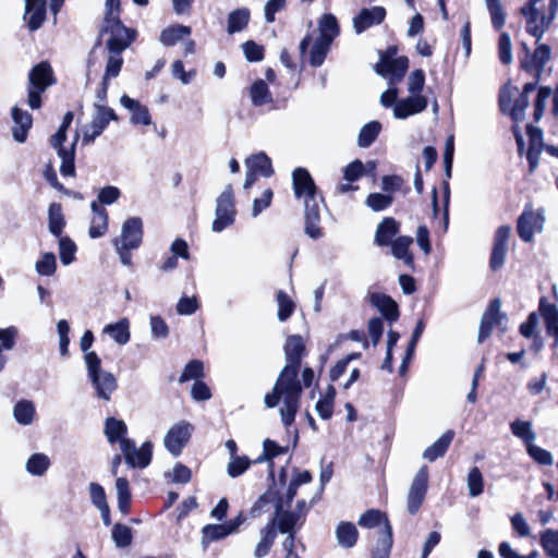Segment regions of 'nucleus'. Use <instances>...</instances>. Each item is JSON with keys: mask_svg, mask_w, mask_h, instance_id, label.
I'll use <instances>...</instances> for the list:
<instances>
[{"mask_svg": "<svg viewBox=\"0 0 558 558\" xmlns=\"http://www.w3.org/2000/svg\"><path fill=\"white\" fill-rule=\"evenodd\" d=\"M120 104L131 111V122L133 124L149 125L151 123L148 108L140 104L137 100L130 98L128 95H123L120 98Z\"/></svg>", "mask_w": 558, "mask_h": 558, "instance_id": "nucleus-24", "label": "nucleus"}, {"mask_svg": "<svg viewBox=\"0 0 558 558\" xmlns=\"http://www.w3.org/2000/svg\"><path fill=\"white\" fill-rule=\"evenodd\" d=\"M292 180L294 194L298 198H306L318 194L314 180L306 169L296 168L293 171Z\"/></svg>", "mask_w": 558, "mask_h": 558, "instance_id": "nucleus-21", "label": "nucleus"}, {"mask_svg": "<svg viewBox=\"0 0 558 558\" xmlns=\"http://www.w3.org/2000/svg\"><path fill=\"white\" fill-rule=\"evenodd\" d=\"M412 243H413V239L411 236H408V235L398 236L390 244L391 254L397 259L403 260V263L405 265L411 266L413 264V256L410 253L409 248Z\"/></svg>", "mask_w": 558, "mask_h": 558, "instance_id": "nucleus-33", "label": "nucleus"}, {"mask_svg": "<svg viewBox=\"0 0 558 558\" xmlns=\"http://www.w3.org/2000/svg\"><path fill=\"white\" fill-rule=\"evenodd\" d=\"M277 303H278V318H279V320L284 322L292 315L295 304L282 291H279L277 294Z\"/></svg>", "mask_w": 558, "mask_h": 558, "instance_id": "nucleus-59", "label": "nucleus"}, {"mask_svg": "<svg viewBox=\"0 0 558 558\" xmlns=\"http://www.w3.org/2000/svg\"><path fill=\"white\" fill-rule=\"evenodd\" d=\"M539 542L548 557L558 558V530H544L539 535Z\"/></svg>", "mask_w": 558, "mask_h": 558, "instance_id": "nucleus-48", "label": "nucleus"}, {"mask_svg": "<svg viewBox=\"0 0 558 558\" xmlns=\"http://www.w3.org/2000/svg\"><path fill=\"white\" fill-rule=\"evenodd\" d=\"M522 49L524 51V56L519 57L521 69L526 72L534 71V76H537V80H541V75L544 71V65L550 59V47L545 44H539L535 51L531 54L526 44L523 43Z\"/></svg>", "mask_w": 558, "mask_h": 558, "instance_id": "nucleus-11", "label": "nucleus"}, {"mask_svg": "<svg viewBox=\"0 0 558 558\" xmlns=\"http://www.w3.org/2000/svg\"><path fill=\"white\" fill-rule=\"evenodd\" d=\"M78 141V133L75 134L74 141L69 149L64 147H60L58 150V156L61 158V167L60 172L65 177H73L75 174L74 167V155H75V145Z\"/></svg>", "mask_w": 558, "mask_h": 558, "instance_id": "nucleus-39", "label": "nucleus"}, {"mask_svg": "<svg viewBox=\"0 0 558 558\" xmlns=\"http://www.w3.org/2000/svg\"><path fill=\"white\" fill-rule=\"evenodd\" d=\"M108 219L107 211H100L92 217L88 229L92 239L100 238L108 231Z\"/></svg>", "mask_w": 558, "mask_h": 558, "instance_id": "nucleus-52", "label": "nucleus"}, {"mask_svg": "<svg viewBox=\"0 0 558 558\" xmlns=\"http://www.w3.org/2000/svg\"><path fill=\"white\" fill-rule=\"evenodd\" d=\"M192 430L193 426L185 421L174 424L165 435L163 445L166 449L174 457L180 456L190 440Z\"/></svg>", "mask_w": 558, "mask_h": 558, "instance_id": "nucleus-13", "label": "nucleus"}, {"mask_svg": "<svg viewBox=\"0 0 558 558\" xmlns=\"http://www.w3.org/2000/svg\"><path fill=\"white\" fill-rule=\"evenodd\" d=\"M539 311L548 335L553 336L556 342H558V308L553 304H546L542 301Z\"/></svg>", "mask_w": 558, "mask_h": 558, "instance_id": "nucleus-38", "label": "nucleus"}, {"mask_svg": "<svg viewBox=\"0 0 558 558\" xmlns=\"http://www.w3.org/2000/svg\"><path fill=\"white\" fill-rule=\"evenodd\" d=\"M468 488L471 497H477L483 493L484 482L483 475L478 468L474 466L468 475Z\"/></svg>", "mask_w": 558, "mask_h": 558, "instance_id": "nucleus-55", "label": "nucleus"}, {"mask_svg": "<svg viewBox=\"0 0 558 558\" xmlns=\"http://www.w3.org/2000/svg\"><path fill=\"white\" fill-rule=\"evenodd\" d=\"M538 221L542 223L543 217L534 214L531 205H526L523 213L518 218L517 223L518 234L524 242H531L533 240L534 226Z\"/></svg>", "mask_w": 558, "mask_h": 558, "instance_id": "nucleus-22", "label": "nucleus"}, {"mask_svg": "<svg viewBox=\"0 0 558 558\" xmlns=\"http://www.w3.org/2000/svg\"><path fill=\"white\" fill-rule=\"evenodd\" d=\"M277 537V531L275 529V521H269L259 531V542L254 548L255 558H264L267 556L275 543Z\"/></svg>", "mask_w": 558, "mask_h": 558, "instance_id": "nucleus-25", "label": "nucleus"}, {"mask_svg": "<svg viewBox=\"0 0 558 558\" xmlns=\"http://www.w3.org/2000/svg\"><path fill=\"white\" fill-rule=\"evenodd\" d=\"M64 226L65 219L61 205L58 203H51L48 208V229L50 233L57 238H60Z\"/></svg>", "mask_w": 558, "mask_h": 558, "instance_id": "nucleus-37", "label": "nucleus"}, {"mask_svg": "<svg viewBox=\"0 0 558 558\" xmlns=\"http://www.w3.org/2000/svg\"><path fill=\"white\" fill-rule=\"evenodd\" d=\"M250 96L252 104L255 107H260L272 102V95L268 85L263 80L255 81L250 88Z\"/></svg>", "mask_w": 558, "mask_h": 558, "instance_id": "nucleus-43", "label": "nucleus"}, {"mask_svg": "<svg viewBox=\"0 0 558 558\" xmlns=\"http://www.w3.org/2000/svg\"><path fill=\"white\" fill-rule=\"evenodd\" d=\"M143 239V222L140 217L126 219L121 228V234L113 239V245L137 248Z\"/></svg>", "mask_w": 558, "mask_h": 558, "instance_id": "nucleus-14", "label": "nucleus"}, {"mask_svg": "<svg viewBox=\"0 0 558 558\" xmlns=\"http://www.w3.org/2000/svg\"><path fill=\"white\" fill-rule=\"evenodd\" d=\"M386 17L384 7H373L362 9L357 15L353 17V28L356 34H361L372 26L379 25Z\"/></svg>", "mask_w": 558, "mask_h": 558, "instance_id": "nucleus-18", "label": "nucleus"}, {"mask_svg": "<svg viewBox=\"0 0 558 558\" xmlns=\"http://www.w3.org/2000/svg\"><path fill=\"white\" fill-rule=\"evenodd\" d=\"M428 468L426 465H422L412 480L407 495V510L411 515H414L418 512L425 500L428 488Z\"/></svg>", "mask_w": 558, "mask_h": 558, "instance_id": "nucleus-8", "label": "nucleus"}, {"mask_svg": "<svg viewBox=\"0 0 558 558\" xmlns=\"http://www.w3.org/2000/svg\"><path fill=\"white\" fill-rule=\"evenodd\" d=\"M51 465L49 457L45 453H33L25 463L26 471L33 476H43Z\"/></svg>", "mask_w": 558, "mask_h": 558, "instance_id": "nucleus-40", "label": "nucleus"}, {"mask_svg": "<svg viewBox=\"0 0 558 558\" xmlns=\"http://www.w3.org/2000/svg\"><path fill=\"white\" fill-rule=\"evenodd\" d=\"M380 130L381 124L378 121L366 123L359 133L357 145L363 148L371 146L377 138Z\"/></svg>", "mask_w": 558, "mask_h": 558, "instance_id": "nucleus-49", "label": "nucleus"}, {"mask_svg": "<svg viewBox=\"0 0 558 558\" xmlns=\"http://www.w3.org/2000/svg\"><path fill=\"white\" fill-rule=\"evenodd\" d=\"M363 175H365V166L359 159L353 160L343 169V179L347 182H355Z\"/></svg>", "mask_w": 558, "mask_h": 558, "instance_id": "nucleus-64", "label": "nucleus"}, {"mask_svg": "<svg viewBox=\"0 0 558 558\" xmlns=\"http://www.w3.org/2000/svg\"><path fill=\"white\" fill-rule=\"evenodd\" d=\"M11 117L13 120L12 136L17 143H24L27 140L28 131L33 125V117L20 107L14 106L11 109Z\"/></svg>", "mask_w": 558, "mask_h": 558, "instance_id": "nucleus-20", "label": "nucleus"}, {"mask_svg": "<svg viewBox=\"0 0 558 558\" xmlns=\"http://www.w3.org/2000/svg\"><path fill=\"white\" fill-rule=\"evenodd\" d=\"M191 34V27L184 25H172L165 28L160 34V43L167 47L174 46L185 36Z\"/></svg>", "mask_w": 558, "mask_h": 558, "instance_id": "nucleus-41", "label": "nucleus"}, {"mask_svg": "<svg viewBox=\"0 0 558 558\" xmlns=\"http://www.w3.org/2000/svg\"><path fill=\"white\" fill-rule=\"evenodd\" d=\"M245 168L262 177H270L274 173L271 161L265 153L248 156L244 161Z\"/></svg>", "mask_w": 558, "mask_h": 558, "instance_id": "nucleus-32", "label": "nucleus"}, {"mask_svg": "<svg viewBox=\"0 0 558 558\" xmlns=\"http://www.w3.org/2000/svg\"><path fill=\"white\" fill-rule=\"evenodd\" d=\"M558 0H529L520 13L525 20L526 32L538 43L556 17Z\"/></svg>", "mask_w": 558, "mask_h": 558, "instance_id": "nucleus-3", "label": "nucleus"}, {"mask_svg": "<svg viewBox=\"0 0 558 558\" xmlns=\"http://www.w3.org/2000/svg\"><path fill=\"white\" fill-rule=\"evenodd\" d=\"M510 429L515 437L520 438L525 444L526 447L533 444L536 438V434L532 428V423L529 421L515 420L510 424Z\"/></svg>", "mask_w": 558, "mask_h": 558, "instance_id": "nucleus-45", "label": "nucleus"}, {"mask_svg": "<svg viewBox=\"0 0 558 558\" xmlns=\"http://www.w3.org/2000/svg\"><path fill=\"white\" fill-rule=\"evenodd\" d=\"M99 38L105 43L108 52V76L119 75L123 64L122 52L135 40L136 31L126 27L119 16L104 19Z\"/></svg>", "mask_w": 558, "mask_h": 558, "instance_id": "nucleus-2", "label": "nucleus"}, {"mask_svg": "<svg viewBox=\"0 0 558 558\" xmlns=\"http://www.w3.org/2000/svg\"><path fill=\"white\" fill-rule=\"evenodd\" d=\"M85 364L87 376L96 397L106 402L110 401L112 393L118 388L116 376L101 368V360L97 353L87 354V356H85Z\"/></svg>", "mask_w": 558, "mask_h": 558, "instance_id": "nucleus-4", "label": "nucleus"}, {"mask_svg": "<svg viewBox=\"0 0 558 558\" xmlns=\"http://www.w3.org/2000/svg\"><path fill=\"white\" fill-rule=\"evenodd\" d=\"M408 69L409 59L407 57H398L396 60H380L375 65L376 73L387 78L390 86L401 82Z\"/></svg>", "mask_w": 558, "mask_h": 558, "instance_id": "nucleus-15", "label": "nucleus"}, {"mask_svg": "<svg viewBox=\"0 0 558 558\" xmlns=\"http://www.w3.org/2000/svg\"><path fill=\"white\" fill-rule=\"evenodd\" d=\"M229 535L231 533L227 524H207L202 529V544L206 546Z\"/></svg>", "mask_w": 558, "mask_h": 558, "instance_id": "nucleus-46", "label": "nucleus"}, {"mask_svg": "<svg viewBox=\"0 0 558 558\" xmlns=\"http://www.w3.org/2000/svg\"><path fill=\"white\" fill-rule=\"evenodd\" d=\"M250 10L240 8L229 13L227 21V32L232 35L242 32L250 22Z\"/></svg>", "mask_w": 558, "mask_h": 558, "instance_id": "nucleus-34", "label": "nucleus"}, {"mask_svg": "<svg viewBox=\"0 0 558 558\" xmlns=\"http://www.w3.org/2000/svg\"><path fill=\"white\" fill-rule=\"evenodd\" d=\"M453 437L454 432L451 429L444 433L433 445L424 450L423 458L429 462L441 458L447 452Z\"/></svg>", "mask_w": 558, "mask_h": 558, "instance_id": "nucleus-30", "label": "nucleus"}, {"mask_svg": "<svg viewBox=\"0 0 558 558\" xmlns=\"http://www.w3.org/2000/svg\"><path fill=\"white\" fill-rule=\"evenodd\" d=\"M286 506L282 498H279L276 502L275 514L270 521H275V526H278V531L284 533H296L295 526L301 520V514L296 511L284 510Z\"/></svg>", "mask_w": 558, "mask_h": 558, "instance_id": "nucleus-17", "label": "nucleus"}, {"mask_svg": "<svg viewBox=\"0 0 558 558\" xmlns=\"http://www.w3.org/2000/svg\"><path fill=\"white\" fill-rule=\"evenodd\" d=\"M371 302L375 307H377V310L383 314V316L386 319L390 322H395L398 319V305L390 296L383 293H372Z\"/></svg>", "mask_w": 558, "mask_h": 558, "instance_id": "nucleus-27", "label": "nucleus"}, {"mask_svg": "<svg viewBox=\"0 0 558 558\" xmlns=\"http://www.w3.org/2000/svg\"><path fill=\"white\" fill-rule=\"evenodd\" d=\"M526 450L529 456L538 464L551 465L554 462L551 453L548 450L534 445V442L527 446Z\"/></svg>", "mask_w": 558, "mask_h": 558, "instance_id": "nucleus-63", "label": "nucleus"}, {"mask_svg": "<svg viewBox=\"0 0 558 558\" xmlns=\"http://www.w3.org/2000/svg\"><path fill=\"white\" fill-rule=\"evenodd\" d=\"M102 332L109 336L114 342L124 345L130 341V322L128 318H121L116 323L104 327Z\"/></svg>", "mask_w": 558, "mask_h": 558, "instance_id": "nucleus-29", "label": "nucleus"}, {"mask_svg": "<svg viewBox=\"0 0 558 558\" xmlns=\"http://www.w3.org/2000/svg\"><path fill=\"white\" fill-rule=\"evenodd\" d=\"M28 106L38 109L41 106L40 94L54 84L53 72L48 62L35 65L28 75Z\"/></svg>", "mask_w": 558, "mask_h": 558, "instance_id": "nucleus-5", "label": "nucleus"}, {"mask_svg": "<svg viewBox=\"0 0 558 558\" xmlns=\"http://www.w3.org/2000/svg\"><path fill=\"white\" fill-rule=\"evenodd\" d=\"M104 433L110 444L119 442L121 446L122 441L128 439L126 424L122 420H118L116 417H108L106 420Z\"/></svg>", "mask_w": 558, "mask_h": 558, "instance_id": "nucleus-31", "label": "nucleus"}, {"mask_svg": "<svg viewBox=\"0 0 558 558\" xmlns=\"http://www.w3.org/2000/svg\"><path fill=\"white\" fill-rule=\"evenodd\" d=\"M498 56L502 64L512 62V44L508 33H502L498 40Z\"/></svg>", "mask_w": 558, "mask_h": 558, "instance_id": "nucleus-61", "label": "nucleus"}, {"mask_svg": "<svg viewBox=\"0 0 558 558\" xmlns=\"http://www.w3.org/2000/svg\"><path fill=\"white\" fill-rule=\"evenodd\" d=\"M553 90L548 86H542L538 88V92L536 94V98L534 100V121L538 122L544 116L546 104L548 98L551 96Z\"/></svg>", "mask_w": 558, "mask_h": 558, "instance_id": "nucleus-54", "label": "nucleus"}, {"mask_svg": "<svg viewBox=\"0 0 558 558\" xmlns=\"http://www.w3.org/2000/svg\"><path fill=\"white\" fill-rule=\"evenodd\" d=\"M359 532L351 522H341L336 530L338 544L343 548H351L356 544Z\"/></svg>", "mask_w": 558, "mask_h": 558, "instance_id": "nucleus-35", "label": "nucleus"}, {"mask_svg": "<svg viewBox=\"0 0 558 558\" xmlns=\"http://www.w3.org/2000/svg\"><path fill=\"white\" fill-rule=\"evenodd\" d=\"M392 546V530L388 521H385V531L378 538L372 558H388Z\"/></svg>", "mask_w": 558, "mask_h": 558, "instance_id": "nucleus-44", "label": "nucleus"}, {"mask_svg": "<svg viewBox=\"0 0 558 558\" xmlns=\"http://www.w3.org/2000/svg\"><path fill=\"white\" fill-rule=\"evenodd\" d=\"M500 307V301L495 299L490 302L488 308L484 312L478 329L477 341L480 343L489 338L494 327L500 323L502 318Z\"/></svg>", "mask_w": 558, "mask_h": 558, "instance_id": "nucleus-19", "label": "nucleus"}, {"mask_svg": "<svg viewBox=\"0 0 558 558\" xmlns=\"http://www.w3.org/2000/svg\"><path fill=\"white\" fill-rule=\"evenodd\" d=\"M171 255L165 257V259L160 264V268L165 271L172 270L178 266V257H182L187 259L189 254V245L183 239H175L170 246Z\"/></svg>", "mask_w": 558, "mask_h": 558, "instance_id": "nucleus-28", "label": "nucleus"}, {"mask_svg": "<svg viewBox=\"0 0 558 558\" xmlns=\"http://www.w3.org/2000/svg\"><path fill=\"white\" fill-rule=\"evenodd\" d=\"M235 215L233 189L231 184H228L216 199L215 219L211 223V230L218 233L229 228L234 223Z\"/></svg>", "mask_w": 558, "mask_h": 558, "instance_id": "nucleus-6", "label": "nucleus"}, {"mask_svg": "<svg viewBox=\"0 0 558 558\" xmlns=\"http://www.w3.org/2000/svg\"><path fill=\"white\" fill-rule=\"evenodd\" d=\"M385 521L388 519L379 510H368L364 512L359 519V525L366 529L381 526L380 533L385 531Z\"/></svg>", "mask_w": 558, "mask_h": 558, "instance_id": "nucleus-51", "label": "nucleus"}, {"mask_svg": "<svg viewBox=\"0 0 558 558\" xmlns=\"http://www.w3.org/2000/svg\"><path fill=\"white\" fill-rule=\"evenodd\" d=\"M318 29H319L318 38L325 39L329 43H332V40L340 33L338 21L335 17V15H332L330 13H326L319 19Z\"/></svg>", "mask_w": 558, "mask_h": 558, "instance_id": "nucleus-36", "label": "nucleus"}, {"mask_svg": "<svg viewBox=\"0 0 558 558\" xmlns=\"http://www.w3.org/2000/svg\"><path fill=\"white\" fill-rule=\"evenodd\" d=\"M46 0H25L24 21L33 32L41 27L46 20Z\"/></svg>", "mask_w": 558, "mask_h": 558, "instance_id": "nucleus-23", "label": "nucleus"}, {"mask_svg": "<svg viewBox=\"0 0 558 558\" xmlns=\"http://www.w3.org/2000/svg\"><path fill=\"white\" fill-rule=\"evenodd\" d=\"M116 490L118 497V509L126 514L130 511L131 493L129 481L125 477H118L116 481Z\"/></svg>", "mask_w": 558, "mask_h": 558, "instance_id": "nucleus-47", "label": "nucleus"}, {"mask_svg": "<svg viewBox=\"0 0 558 558\" xmlns=\"http://www.w3.org/2000/svg\"><path fill=\"white\" fill-rule=\"evenodd\" d=\"M288 452V447L279 446L271 439H265L263 442V453L255 462L271 461L274 458Z\"/></svg>", "mask_w": 558, "mask_h": 558, "instance_id": "nucleus-53", "label": "nucleus"}, {"mask_svg": "<svg viewBox=\"0 0 558 558\" xmlns=\"http://www.w3.org/2000/svg\"><path fill=\"white\" fill-rule=\"evenodd\" d=\"M112 541L118 547H126L132 542V531L128 525L117 523L112 529Z\"/></svg>", "mask_w": 558, "mask_h": 558, "instance_id": "nucleus-57", "label": "nucleus"}, {"mask_svg": "<svg viewBox=\"0 0 558 558\" xmlns=\"http://www.w3.org/2000/svg\"><path fill=\"white\" fill-rule=\"evenodd\" d=\"M76 252L75 243L69 236H61L59 239V254L60 259L64 265H69L73 259Z\"/></svg>", "mask_w": 558, "mask_h": 558, "instance_id": "nucleus-58", "label": "nucleus"}, {"mask_svg": "<svg viewBox=\"0 0 558 558\" xmlns=\"http://www.w3.org/2000/svg\"><path fill=\"white\" fill-rule=\"evenodd\" d=\"M428 106V100L423 95H412L399 99L393 106V117L404 120L411 116L423 112Z\"/></svg>", "mask_w": 558, "mask_h": 558, "instance_id": "nucleus-16", "label": "nucleus"}, {"mask_svg": "<svg viewBox=\"0 0 558 558\" xmlns=\"http://www.w3.org/2000/svg\"><path fill=\"white\" fill-rule=\"evenodd\" d=\"M399 232V223L391 217H386L377 226L375 232V243L379 246H388L393 241L392 238Z\"/></svg>", "mask_w": 558, "mask_h": 558, "instance_id": "nucleus-26", "label": "nucleus"}, {"mask_svg": "<svg viewBox=\"0 0 558 558\" xmlns=\"http://www.w3.org/2000/svg\"><path fill=\"white\" fill-rule=\"evenodd\" d=\"M304 350L305 345L301 336L294 335L287 339L284 345L286 365L280 372L272 390L267 392L264 398L265 405L269 409L275 408L282 401L280 416L286 427L294 422L300 407L302 386L298 375Z\"/></svg>", "mask_w": 558, "mask_h": 558, "instance_id": "nucleus-1", "label": "nucleus"}, {"mask_svg": "<svg viewBox=\"0 0 558 558\" xmlns=\"http://www.w3.org/2000/svg\"><path fill=\"white\" fill-rule=\"evenodd\" d=\"M36 414L35 405L31 400H21L13 408V416L21 425H31Z\"/></svg>", "mask_w": 558, "mask_h": 558, "instance_id": "nucleus-42", "label": "nucleus"}, {"mask_svg": "<svg viewBox=\"0 0 558 558\" xmlns=\"http://www.w3.org/2000/svg\"><path fill=\"white\" fill-rule=\"evenodd\" d=\"M392 196L381 193H371L365 201L367 207L373 211H380L388 208L392 204Z\"/></svg>", "mask_w": 558, "mask_h": 558, "instance_id": "nucleus-56", "label": "nucleus"}, {"mask_svg": "<svg viewBox=\"0 0 558 558\" xmlns=\"http://www.w3.org/2000/svg\"><path fill=\"white\" fill-rule=\"evenodd\" d=\"M330 46L331 43L317 37L310 51L311 65L315 68L320 66L324 63L328 51L330 50Z\"/></svg>", "mask_w": 558, "mask_h": 558, "instance_id": "nucleus-50", "label": "nucleus"}, {"mask_svg": "<svg viewBox=\"0 0 558 558\" xmlns=\"http://www.w3.org/2000/svg\"><path fill=\"white\" fill-rule=\"evenodd\" d=\"M94 108L95 114L92 123L83 132L82 142L84 145L92 144L104 132L110 121L118 120L113 109L99 104H95Z\"/></svg>", "mask_w": 558, "mask_h": 558, "instance_id": "nucleus-10", "label": "nucleus"}, {"mask_svg": "<svg viewBox=\"0 0 558 558\" xmlns=\"http://www.w3.org/2000/svg\"><path fill=\"white\" fill-rule=\"evenodd\" d=\"M251 465V460L245 456H235L230 458V462L228 464V474L231 477H238L243 474Z\"/></svg>", "mask_w": 558, "mask_h": 558, "instance_id": "nucleus-62", "label": "nucleus"}, {"mask_svg": "<svg viewBox=\"0 0 558 558\" xmlns=\"http://www.w3.org/2000/svg\"><path fill=\"white\" fill-rule=\"evenodd\" d=\"M203 369H204L203 363L198 360H193L185 365V367L179 378V381L185 383V381H189L192 379L197 380L198 378L203 377V375H204Z\"/></svg>", "mask_w": 558, "mask_h": 558, "instance_id": "nucleus-60", "label": "nucleus"}, {"mask_svg": "<svg viewBox=\"0 0 558 558\" xmlns=\"http://www.w3.org/2000/svg\"><path fill=\"white\" fill-rule=\"evenodd\" d=\"M325 207L324 199L318 194L304 198L305 233L314 239H320L324 235L319 226L320 211Z\"/></svg>", "mask_w": 558, "mask_h": 558, "instance_id": "nucleus-9", "label": "nucleus"}, {"mask_svg": "<svg viewBox=\"0 0 558 558\" xmlns=\"http://www.w3.org/2000/svg\"><path fill=\"white\" fill-rule=\"evenodd\" d=\"M529 105V97L520 93L517 87L506 86L500 92V109L504 113H508L515 122H520L525 119V111Z\"/></svg>", "mask_w": 558, "mask_h": 558, "instance_id": "nucleus-7", "label": "nucleus"}, {"mask_svg": "<svg viewBox=\"0 0 558 558\" xmlns=\"http://www.w3.org/2000/svg\"><path fill=\"white\" fill-rule=\"evenodd\" d=\"M121 452L124 456L125 462L131 468L144 469L146 468L153 457V444L145 441L140 448L131 439H125L121 444Z\"/></svg>", "mask_w": 558, "mask_h": 558, "instance_id": "nucleus-12", "label": "nucleus"}]
</instances>
